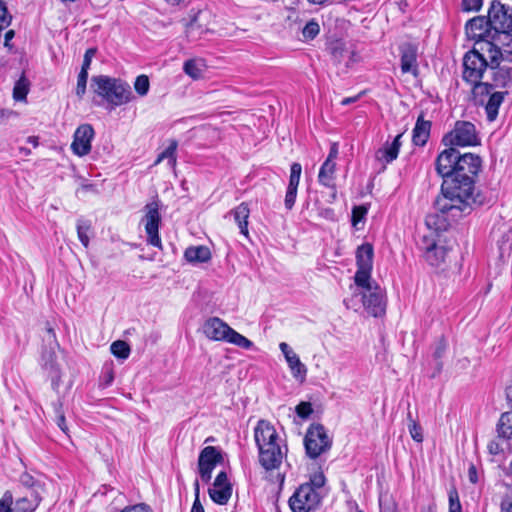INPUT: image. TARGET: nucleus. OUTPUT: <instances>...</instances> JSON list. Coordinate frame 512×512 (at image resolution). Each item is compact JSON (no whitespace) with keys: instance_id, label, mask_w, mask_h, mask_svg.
Returning a JSON list of instances; mask_svg holds the SVG:
<instances>
[{"instance_id":"f257e3e1","label":"nucleus","mask_w":512,"mask_h":512,"mask_svg":"<svg viewBox=\"0 0 512 512\" xmlns=\"http://www.w3.org/2000/svg\"><path fill=\"white\" fill-rule=\"evenodd\" d=\"M481 158L473 153L460 154L451 179L443 180L441 196L437 197V206L441 210L471 212L481 206L484 198L475 194V177L481 170Z\"/></svg>"},{"instance_id":"f03ea898","label":"nucleus","mask_w":512,"mask_h":512,"mask_svg":"<svg viewBox=\"0 0 512 512\" xmlns=\"http://www.w3.org/2000/svg\"><path fill=\"white\" fill-rule=\"evenodd\" d=\"M490 59L488 53L480 49H472L463 57V80L472 85V94L483 96L488 93L489 86L482 79L488 74Z\"/></svg>"},{"instance_id":"7ed1b4c3","label":"nucleus","mask_w":512,"mask_h":512,"mask_svg":"<svg viewBox=\"0 0 512 512\" xmlns=\"http://www.w3.org/2000/svg\"><path fill=\"white\" fill-rule=\"evenodd\" d=\"M94 91L113 107L121 106L131 100L132 92L129 84L120 79L100 75L92 77Z\"/></svg>"},{"instance_id":"20e7f679","label":"nucleus","mask_w":512,"mask_h":512,"mask_svg":"<svg viewBox=\"0 0 512 512\" xmlns=\"http://www.w3.org/2000/svg\"><path fill=\"white\" fill-rule=\"evenodd\" d=\"M202 329L205 336L211 340L226 342L243 350L254 348L252 341L238 333L218 317L208 318L204 322Z\"/></svg>"},{"instance_id":"39448f33","label":"nucleus","mask_w":512,"mask_h":512,"mask_svg":"<svg viewBox=\"0 0 512 512\" xmlns=\"http://www.w3.org/2000/svg\"><path fill=\"white\" fill-rule=\"evenodd\" d=\"M490 67L485 81L488 86V93L490 90L496 88H509L512 86V67L502 64L504 54L493 49L489 51Z\"/></svg>"},{"instance_id":"423d86ee","label":"nucleus","mask_w":512,"mask_h":512,"mask_svg":"<svg viewBox=\"0 0 512 512\" xmlns=\"http://www.w3.org/2000/svg\"><path fill=\"white\" fill-rule=\"evenodd\" d=\"M442 142L445 146H475L480 143L475 125L468 121H457L454 129L447 133Z\"/></svg>"},{"instance_id":"0eeeda50","label":"nucleus","mask_w":512,"mask_h":512,"mask_svg":"<svg viewBox=\"0 0 512 512\" xmlns=\"http://www.w3.org/2000/svg\"><path fill=\"white\" fill-rule=\"evenodd\" d=\"M323 496L308 485H300L289 498V507L292 512H311L320 506Z\"/></svg>"},{"instance_id":"6e6552de","label":"nucleus","mask_w":512,"mask_h":512,"mask_svg":"<svg viewBox=\"0 0 512 512\" xmlns=\"http://www.w3.org/2000/svg\"><path fill=\"white\" fill-rule=\"evenodd\" d=\"M304 445L307 455L315 459L331 448L332 440L321 424H312L306 433Z\"/></svg>"},{"instance_id":"1a4fd4ad","label":"nucleus","mask_w":512,"mask_h":512,"mask_svg":"<svg viewBox=\"0 0 512 512\" xmlns=\"http://www.w3.org/2000/svg\"><path fill=\"white\" fill-rule=\"evenodd\" d=\"M145 216L143 222L147 234V242L155 247L162 248L161 239L158 234L161 216L159 213V203L152 201L145 205Z\"/></svg>"},{"instance_id":"9d476101","label":"nucleus","mask_w":512,"mask_h":512,"mask_svg":"<svg viewBox=\"0 0 512 512\" xmlns=\"http://www.w3.org/2000/svg\"><path fill=\"white\" fill-rule=\"evenodd\" d=\"M434 209H435V212L429 213L426 216L425 224L429 229L434 230L435 232L447 230L448 227L450 226L451 220L455 221L458 218L471 213V212L460 211V210L458 211V213L456 211L450 210V209L449 210H441L437 206V199L434 202Z\"/></svg>"},{"instance_id":"9b49d317","label":"nucleus","mask_w":512,"mask_h":512,"mask_svg":"<svg viewBox=\"0 0 512 512\" xmlns=\"http://www.w3.org/2000/svg\"><path fill=\"white\" fill-rule=\"evenodd\" d=\"M465 31L467 36L480 46L492 39L494 32L488 16H476L470 19L465 25Z\"/></svg>"},{"instance_id":"f8f14e48","label":"nucleus","mask_w":512,"mask_h":512,"mask_svg":"<svg viewBox=\"0 0 512 512\" xmlns=\"http://www.w3.org/2000/svg\"><path fill=\"white\" fill-rule=\"evenodd\" d=\"M512 30H500L494 31L492 39L481 45L480 50L488 53L495 49L500 53L504 54V59L508 62H512Z\"/></svg>"},{"instance_id":"ddd939ff","label":"nucleus","mask_w":512,"mask_h":512,"mask_svg":"<svg viewBox=\"0 0 512 512\" xmlns=\"http://www.w3.org/2000/svg\"><path fill=\"white\" fill-rule=\"evenodd\" d=\"M488 18L494 31L512 30V8L493 0L488 9Z\"/></svg>"},{"instance_id":"4468645a","label":"nucleus","mask_w":512,"mask_h":512,"mask_svg":"<svg viewBox=\"0 0 512 512\" xmlns=\"http://www.w3.org/2000/svg\"><path fill=\"white\" fill-rule=\"evenodd\" d=\"M359 294L361 295L364 308L370 315L379 317L385 313L386 302L384 292L377 284L372 288H367L366 291H360Z\"/></svg>"},{"instance_id":"2eb2a0df","label":"nucleus","mask_w":512,"mask_h":512,"mask_svg":"<svg viewBox=\"0 0 512 512\" xmlns=\"http://www.w3.org/2000/svg\"><path fill=\"white\" fill-rule=\"evenodd\" d=\"M222 460L223 457L216 447L206 446L202 449L198 458V470L204 482L208 483L211 480L215 466Z\"/></svg>"},{"instance_id":"dca6fc26","label":"nucleus","mask_w":512,"mask_h":512,"mask_svg":"<svg viewBox=\"0 0 512 512\" xmlns=\"http://www.w3.org/2000/svg\"><path fill=\"white\" fill-rule=\"evenodd\" d=\"M460 152L453 146L443 150L436 158L435 168L443 180L451 179L456 169V161L460 157Z\"/></svg>"},{"instance_id":"f3484780","label":"nucleus","mask_w":512,"mask_h":512,"mask_svg":"<svg viewBox=\"0 0 512 512\" xmlns=\"http://www.w3.org/2000/svg\"><path fill=\"white\" fill-rule=\"evenodd\" d=\"M94 137V129L90 124L80 125L73 135L71 150L77 156H85L91 151V141Z\"/></svg>"},{"instance_id":"a211bd4d","label":"nucleus","mask_w":512,"mask_h":512,"mask_svg":"<svg viewBox=\"0 0 512 512\" xmlns=\"http://www.w3.org/2000/svg\"><path fill=\"white\" fill-rule=\"evenodd\" d=\"M507 94V91L490 90L489 93L483 96L473 95V98L476 104L485 106L487 119L494 121L498 116L499 108Z\"/></svg>"},{"instance_id":"6ab92c4d","label":"nucleus","mask_w":512,"mask_h":512,"mask_svg":"<svg viewBox=\"0 0 512 512\" xmlns=\"http://www.w3.org/2000/svg\"><path fill=\"white\" fill-rule=\"evenodd\" d=\"M401 71L402 73H411L414 76L418 75L417 54L418 47L410 42L402 43L399 46Z\"/></svg>"},{"instance_id":"aec40b11","label":"nucleus","mask_w":512,"mask_h":512,"mask_svg":"<svg viewBox=\"0 0 512 512\" xmlns=\"http://www.w3.org/2000/svg\"><path fill=\"white\" fill-rule=\"evenodd\" d=\"M258 450L259 462L266 470L277 469L281 465L283 452L278 442Z\"/></svg>"},{"instance_id":"412c9836","label":"nucleus","mask_w":512,"mask_h":512,"mask_svg":"<svg viewBox=\"0 0 512 512\" xmlns=\"http://www.w3.org/2000/svg\"><path fill=\"white\" fill-rule=\"evenodd\" d=\"M254 438L258 449L278 442V434L268 421L260 420L254 429Z\"/></svg>"},{"instance_id":"4be33fe9","label":"nucleus","mask_w":512,"mask_h":512,"mask_svg":"<svg viewBox=\"0 0 512 512\" xmlns=\"http://www.w3.org/2000/svg\"><path fill=\"white\" fill-rule=\"evenodd\" d=\"M42 366L51 378L52 389L57 391L61 381V364L57 361L55 354H44Z\"/></svg>"},{"instance_id":"5701e85b","label":"nucleus","mask_w":512,"mask_h":512,"mask_svg":"<svg viewBox=\"0 0 512 512\" xmlns=\"http://www.w3.org/2000/svg\"><path fill=\"white\" fill-rule=\"evenodd\" d=\"M431 122L425 120L423 112L418 116L413 129L412 141L417 146H424L430 136Z\"/></svg>"},{"instance_id":"b1692460","label":"nucleus","mask_w":512,"mask_h":512,"mask_svg":"<svg viewBox=\"0 0 512 512\" xmlns=\"http://www.w3.org/2000/svg\"><path fill=\"white\" fill-rule=\"evenodd\" d=\"M184 257L190 263H204L210 260L211 252L207 246H192L185 250Z\"/></svg>"},{"instance_id":"393cba45","label":"nucleus","mask_w":512,"mask_h":512,"mask_svg":"<svg viewBox=\"0 0 512 512\" xmlns=\"http://www.w3.org/2000/svg\"><path fill=\"white\" fill-rule=\"evenodd\" d=\"M446 255L447 249L444 246L432 242L426 247L425 259L431 266L438 267L444 262Z\"/></svg>"},{"instance_id":"a878e982","label":"nucleus","mask_w":512,"mask_h":512,"mask_svg":"<svg viewBox=\"0 0 512 512\" xmlns=\"http://www.w3.org/2000/svg\"><path fill=\"white\" fill-rule=\"evenodd\" d=\"M496 431L500 440L510 441L512 439V410L501 414Z\"/></svg>"},{"instance_id":"bb28decb","label":"nucleus","mask_w":512,"mask_h":512,"mask_svg":"<svg viewBox=\"0 0 512 512\" xmlns=\"http://www.w3.org/2000/svg\"><path fill=\"white\" fill-rule=\"evenodd\" d=\"M231 214L234 217L235 222L237 223L240 233L247 236L248 235V218L250 215V209L247 203H241L235 209L231 211Z\"/></svg>"},{"instance_id":"cd10ccee","label":"nucleus","mask_w":512,"mask_h":512,"mask_svg":"<svg viewBox=\"0 0 512 512\" xmlns=\"http://www.w3.org/2000/svg\"><path fill=\"white\" fill-rule=\"evenodd\" d=\"M290 371L296 379L303 382L306 378V366L300 361L298 354H284Z\"/></svg>"},{"instance_id":"c85d7f7f","label":"nucleus","mask_w":512,"mask_h":512,"mask_svg":"<svg viewBox=\"0 0 512 512\" xmlns=\"http://www.w3.org/2000/svg\"><path fill=\"white\" fill-rule=\"evenodd\" d=\"M358 268H372L373 247L369 243L362 244L356 252Z\"/></svg>"},{"instance_id":"c756f323","label":"nucleus","mask_w":512,"mask_h":512,"mask_svg":"<svg viewBox=\"0 0 512 512\" xmlns=\"http://www.w3.org/2000/svg\"><path fill=\"white\" fill-rule=\"evenodd\" d=\"M210 498L219 505H225L229 501L232 495V486H220L216 487L213 485L212 488L208 490Z\"/></svg>"},{"instance_id":"7c9ffc66","label":"nucleus","mask_w":512,"mask_h":512,"mask_svg":"<svg viewBox=\"0 0 512 512\" xmlns=\"http://www.w3.org/2000/svg\"><path fill=\"white\" fill-rule=\"evenodd\" d=\"M336 163L334 161L325 160V162L322 164L319 174H318V180L319 182L327 187L332 186L333 180H334V173H335Z\"/></svg>"},{"instance_id":"2f4dec72","label":"nucleus","mask_w":512,"mask_h":512,"mask_svg":"<svg viewBox=\"0 0 512 512\" xmlns=\"http://www.w3.org/2000/svg\"><path fill=\"white\" fill-rule=\"evenodd\" d=\"M205 65L201 59H189L183 65L184 72L192 79H200L202 77Z\"/></svg>"},{"instance_id":"473e14b6","label":"nucleus","mask_w":512,"mask_h":512,"mask_svg":"<svg viewBox=\"0 0 512 512\" xmlns=\"http://www.w3.org/2000/svg\"><path fill=\"white\" fill-rule=\"evenodd\" d=\"M177 146H178V143L176 140L170 141L169 146L158 155L154 165H157L160 162H162L163 160L167 159L169 167L174 168L176 166V162H177V160H176Z\"/></svg>"},{"instance_id":"72a5a7b5","label":"nucleus","mask_w":512,"mask_h":512,"mask_svg":"<svg viewBox=\"0 0 512 512\" xmlns=\"http://www.w3.org/2000/svg\"><path fill=\"white\" fill-rule=\"evenodd\" d=\"M371 270H372V268H366V269L358 268L355 273V276H354L355 283L359 288H361V291H366L367 288L374 287L370 283Z\"/></svg>"},{"instance_id":"f704fd0d","label":"nucleus","mask_w":512,"mask_h":512,"mask_svg":"<svg viewBox=\"0 0 512 512\" xmlns=\"http://www.w3.org/2000/svg\"><path fill=\"white\" fill-rule=\"evenodd\" d=\"M77 235L82 245L87 248L89 246L90 237L89 232L91 230V223L88 220L78 219L77 220Z\"/></svg>"},{"instance_id":"c9c22d12","label":"nucleus","mask_w":512,"mask_h":512,"mask_svg":"<svg viewBox=\"0 0 512 512\" xmlns=\"http://www.w3.org/2000/svg\"><path fill=\"white\" fill-rule=\"evenodd\" d=\"M29 91V81L22 75L20 79L15 83L13 89V97L16 101H22L26 99Z\"/></svg>"},{"instance_id":"e433bc0d","label":"nucleus","mask_w":512,"mask_h":512,"mask_svg":"<svg viewBox=\"0 0 512 512\" xmlns=\"http://www.w3.org/2000/svg\"><path fill=\"white\" fill-rule=\"evenodd\" d=\"M399 150L396 147H392L391 144L386 143L382 148L376 152L377 159L390 163L394 161L398 156Z\"/></svg>"},{"instance_id":"4c0bfd02","label":"nucleus","mask_w":512,"mask_h":512,"mask_svg":"<svg viewBox=\"0 0 512 512\" xmlns=\"http://www.w3.org/2000/svg\"><path fill=\"white\" fill-rule=\"evenodd\" d=\"M408 430L412 439L418 443L423 441L421 426L413 419L411 411L407 413Z\"/></svg>"},{"instance_id":"58836bf2","label":"nucleus","mask_w":512,"mask_h":512,"mask_svg":"<svg viewBox=\"0 0 512 512\" xmlns=\"http://www.w3.org/2000/svg\"><path fill=\"white\" fill-rule=\"evenodd\" d=\"M487 448L492 455H498L511 449L509 441L500 440L498 436L489 442Z\"/></svg>"},{"instance_id":"ea45409f","label":"nucleus","mask_w":512,"mask_h":512,"mask_svg":"<svg viewBox=\"0 0 512 512\" xmlns=\"http://www.w3.org/2000/svg\"><path fill=\"white\" fill-rule=\"evenodd\" d=\"M320 32V26L317 21L310 20L302 29L304 40H313Z\"/></svg>"},{"instance_id":"a19ab883","label":"nucleus","mask_w":512,"mask_h":512,"mask_svg":"<svg viewBox=\"0 0 512 512\" xmlns=\"http://www.w3.org/2000/svg\"><path fill=\"white\" fill-rule=\"evenodd\" d=\"M39 503V499L34 495L33 500H29L27 496L22 497L16 501V505L22 512H33Z\"/></svg>"},{"instance_id":"79ce46f5","label":"nucleus","mask_w":512,"mask_h":512,"mask_svg":"<svg viewBox=\"0 0 512 512\" xmlns=\"http://www.w3.org/2000/svg\"><path fill=\"white\" fill-rule=\"evenodd\" d=\"M301 172H302L301 164L295 162L291 165L290 178H289V184H288L289 188L292 187V188L298 189Z\"/></svg>"},{"instance_id":"37998d69","label":"nucleus","mask_w":512,"mask_h":512,"mask_svg":"<svg viewBox=\"0 0 512 512\" xmlns=\"http://www.w3.org/2000/svg\"><path fill=\"white\" fill-rule=\"evenodd\" d=\"M449 512H462L459 494L456 488H451L448 492Z\"/></svg>"},{"instance_id":"c03bdc74","label":"nucleus","mask_w":512,"mask_h":512,"mask_svg":"<svg viewBox=\"0 0 512 512\" xmlns=\"http://www.w3.org/2000/svg\"><path fill=\"white\" fill-rule=\"evenodd\" d=\"M150 83L146 75H139L134 83L135 91L140 96H145L149 91Z\"/></svg>"},{"instance_id":"a18cd8bd","label":"nucleus","mask_w":512,"mask_h":512,"mask_svg":"<svg viewBox=\"0 0 512 512\" xmlns=\"http://www.w3.org/2000/svg\"><path fill=\"white\" fill-rule=\"evenodd\" d=\"M204 15H205V13L198 11L197 13H194V15L191 17L190 21H188L184 24L186 27V32L188 34L193 33L196 29L202 30V26L199 22L204 17Z\"/></svg>"},{"instance_id":"49530a36","label":"nucleus","mask_w":512,"mask_h":512,"mask_svg":"<svg viewBox=\"0 0 512 512\" xmlns=\"http://www.w3.org/2000/svg\"><path fill=\"white\" fill-rule=\"evenodd\" d=\"M303 485H308L311 488H314V490H316V492L323 493V487L325 485V476L323 475V473L314 474L310 478V481L307 483H304Z\"/></svg>"},{"instance_id":"de8ad7c7","label":"nucleus","mask_w":512,"mask_h":512,"mask_svg":"<svg viewBox=\"0 0 512 512\" xmlns=\"http://www.w3.org/2000/svg\"><path fill=\"white\" fill-rule=\"evenodd\" d=\"M88 79V72L87 71H80L77 79V86H76V94L79 97H82L86 92V84Z\"/></svg>"},{"instance_id":"09e8293b","label":"nucleus","mask_w":512,"mask_h":512,"mask_svg":"<svg viewBox=\"0 0 512 512\" xmlns=\"http://www.w3.org/2000/svg\"><path fill=\"white\" fill-rule=\"evenodd\" d=\"M13 496L10 491H6L0 499V512H12Z\"/></svg>"},{"instance_id":"8fccbe9b","label":"nucleus","mask_w":512,"mask_h":512,"mask_svg":"<svg viewBox=\"0 0 512 512\" xmlns=\"http://www.w3.org/2000/svg\"><path fill=\"white\" fill-rule=\"evenodd\" d=\"M368 209L364 205L355 206L352 210V223L355 226L367 214Z\"/></svg>"},{"instance_id":"3c124183","label":"nucleus","mask_w":512,"mask_h":512,"mask_svg":"<svg viewBox=\"0 0 512 512\" xmlns=\"http://www.w3.org/2000/svg\"><path fill=\"white\" fill-rule=\"evenodd\" d=\"M297 196V188L287 187L284 204L286 209L291 210L295 204Z\"/></svg>"},{"instance_id":"603ef678","label":"nucleus","mask_w":512,"mask_h":512,"mask_svg":"<svg viewBox=\"0 0 512 512\" xmlns=\"http://www.w3.org/2000/svg\"><path fill=\"white\" fill-rule=\"evenodd\" d=\"M313 412L311 403L301 402L296 406V413L301 418H307Z\"/></svg>"},{"instance_id":"864d4df0","label":"nucleus","mask_w":512,"mask_h":512,"mask_svg":"<svg viewBox=\"0 0 512 512\" xmlns=\"http://www.w3.org/2000/svg\"><path fill=\"white\" fill-rule=\"evenodd\" d=\"M55 412H56V423L58 425V427L65 433L67 434L68 432V427L66 425V419H65V416L64 414L61 412V405H55Z\"/></svg>"},{"instance_id":"5fc2aeb1","label":"nucleus","mask_w":512,"mask_h":512,"mask_svg":"<svg viewBox=\"0 0 512 512\" xmlns=\"http://www.w3.org/2000/svg\"><path fill=\"white\" fill-rule=\"evenodd\" d=\"M462 9L464 11H478L483 4L482 0H462Z\"/></svg>"},{"instance_id":"6e6d98bb","label":"nucleus","mask_w":512,"mask_h":512,"mask_svg":"<svg viewBox=\"0 0 512 512\" xmlns=\"http://www.w3.org/2000/svg\"><path fill=\"white\" fill-rule=\"evenodd\" d=\"M95 53H96V49L95 48H89V49L86 50V52L84 54V59H83L82 67H81L82 71H87L88 72V70L90 68V65H91L92 58L95 55Z\"/></svg>"},{"instance_id":"4d7b16f0","label":"nucleus","mask_w":512,"mask_h":512,"mask_svg":"<svg viewBox=\"0 0 512 512\" xmlns=\"http://www.w3.org/2000/svg\"><path fill=\"white\" fill-rule=\"evenodd\" d=\"M110 352H130V346L123 340H117L111 344Z\"/></svg>"},{"instance_id":"13d9d810","label":"nucleus","mask_w":512,"mask_h":512,"mask_svg":"<svg viewBox=\"0 0 512 512\" xmlns=\"http://www.w3.org/2000/svg\"><path fill=\"white\" fill-rule=\"evenodd\" d=\"M344 46L342 43L337 42L331 48V54L336 62H340L344 53Z\"/></svg>"},{"instance_id":"bf43d9fd","label":"nucleus","mask_w":512,"mask_h":512,"mask_svg":"<svg viewBox=\"0 0 512 512\" xmlns=\"http://www.w3.org/2000/svg\"><path fill=\"white\" fill-rule=\"evenodd\" d=\"M498 245L501 256H503L505 253H508L511 249L510 239L507 235L502 236V239L498 241Z\"/></svg>"},{"instance_id":"052dcab7","label":"nucleus","mask_w":512,"mask_h":512,"mask_svg":"<svg viewBox=\"0 0 512 512\" xmlns=\"http://www.w3.org/2000/svg\"><path fill=\"white\" fill-rule=\"evenodd\" d=\"M213 485L216 487L231 485L228 481V477L225 471H221L218 473Z\"/></svg>"},{"instance_id":"680f3d73","label":"nucleus","mask_w":512,"mask_h":512,"mask_svg":"<svg viewBox=\"0 0 512 512\" xmlns=\"http://www.w3.org/2000/svg\"><path fill=\"white\" fill-rule=\"evenodd\" d=\"M121 512H152L149 506L145 504H138L132 507L125 508Z\"/></svg>"},{"instance_id":"e2e57ef3","label":"nucleus","mask_w":512,"mask_h":512,"mask_svg":"<svg viewBox=\"0 0 512 512\" xmlns=\"http://www.w3.org/2000/svg\"><path fill=\"white\" fill-rule=\"evenodd\" d=\"M105 376H104V384L106 386L110 385L114 379V374L110 365H105Z\"/></svg>"},{"instance_id":"0e129e2a","label":"nucleus","mask_w":512,"mask_h":512,"mask_svg":"<svg viewBox=\"0 0 512 512\" xmlns=\"http://www.w3.org/2000/svg\"><path fill=\"white\" fill-rule=\"evenodd\" d=\"M338 156V144L332 143L326 160L334 161Z\"/></svg>"},{"instance_id":"69168bd1","label":"nucleus","mask_w":512,"mask_h":512,"mask_svg":"<svg viewBox=\"0 0 512 512\" xmlns=\"http://www.w3.org/2000/svg\"><path fill=\"white\" fill-rule=\"evenodd\" d=\"M21 483L27 487H33L34 486V479L29 474H23L21 475Z\"/></svg>"},{"instance_id":"338daca9","label":"nucleus","mask_w":512,"mask_h":512,"mask_svg":"<svg viewBox=\"0 0 512 512\" xmlns=\"http://www.w3.org/2000/svg\"><path fill=\"white\" fill-rule=\"evenodd\" d=\"M89 2L94 8L101 9L106 7L111 0H89Z\"/></svg>"},{"instance_id":"774afa93","label":"nucleus","mask_w":512,"mask_h":512,"mask_svg":"<svg viewBox=\"0 0 512 512\" xmlns=\"http://www.w3.org/2000/svg\"><path fill=\"white\" fill-rule=\"evenodd\" d=\"M506 398L510 407L512 408V379L509 381L506 387Z\"/></svg>"}]
</instances>
